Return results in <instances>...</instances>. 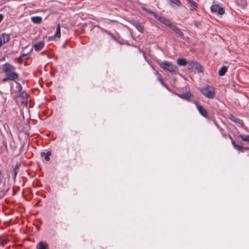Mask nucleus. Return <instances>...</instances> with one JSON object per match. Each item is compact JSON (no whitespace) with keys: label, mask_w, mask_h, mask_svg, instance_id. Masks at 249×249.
<instances>
[{"label":"nucleus","mask_w":249,"mask_h":249,"mask_svg":"<svg viewBox=\"0 0 249 249\" xmlns=\"http://www.w3.org/2000/svg\"><path fill=\"white\" fill-rule=\"evenodd\" d=\"M16 194V192L14 189H13V196H15Z\"/></svg>","instance_id":"nucleus-44"},{"label":"nucleus","mask_w":249,"mask_h":249,"mask_svg":"<svg viewBox=\"0 0 249 249\" xmlns=\"http://www.w3.org/2000/svg\"><path fill=\"white\" fill-rule=\"evenodd\" d=\"M201 93L210 99H213L215 96L214 88L210 86L203 88L200 89Z\"/></svg>","instance_id":"nucleus-4"},{"label":"nucleus","mask_w":249,"mask_h":249,"mask_svg":"<svg viewBox=\"0 0 249 249\" xmlns=\"http://www.w3.org/2000/svg\"><path fill=\"white\" fill-rule=\"evenodd\" d=\"M178 97H179V98L182 99V94H178V93H176V94Z\"/></svg>","instance_id":"nucleus-40"},{"label":"nucleus","mask_w":249,"mask_h":249,"mask_svg":"<svg viewBox=\"0 0 249 249\" xmlns=\"http://www.w3.org/2000/svg\"><path fill=\"white\" fill-rule=\"evenodd\" d=\"M44 46V42L43 41H39L34 45L35 50L38 52L42 49Z\"/></svg>","instance_id":"nucleus-10"},{"label":"nucleus","mask_w":249,"mask_h":249,"mask_svg":"<svg viewBox=\"0 0 249 249\" xmlns=\"http://www.w3.org/2000/svg\"><path fill=\"white\" fill-rule=\"evenodd\" d=\"M21 163L20 162H17L16 165L13 169V173L18 174L19 171V168L20 166Z\"/></svg>","instance_id":"nucleus-22"},{"label":"nucleus","mask_w":249,"mask_h":249,"mask_svg":"<svg viewBox=\"0 0 249 249\" xmlns=\"http://www.w3.org/2000/svg\"><path fill=\"white\" fill-rule=\"evenodd\" d=\"M194 25L197 28L200 29L202 28V24L201 22L197 21H194Z\"/></svg>","instance_id":"nucleus-29"},{"label":"nucleus","mask_w":249,"mask_h":249,"mask_svg":"<svg viewBox=\"0 0 249 249\" xmlns=\"http://www.w3.org/2000/svg\"><path fill=\"white\" fill-rule=\"evenodd\" d=\"M17 89H18V92L21 91V89H22V87L21 86L20 84H19V83H17Z\"/></svg>","instance_id":"nucleus-30"},{"label":"nucleus","mask_w":249,"mask_h":249,"mask_svg":"<svg viewBox=\"0 0 249 249\" xmlns=\"http://www.w3.org/2000/svg\"><path fill=\"white\" fill-rule=\"evenodd\" d=\"M10 39L9 35L6 34H2L0 36V48L1 46L5 43L8 42Z\"/></svg>","instance_id":"nucleus-7"},{"label":"nucleus","mask_w":249,"mask_h":249,"mask_svg":"<svg viewBox=\"0 0 249 249\" xmlns=\"http://www.w3.org/2000/svg\"><path fill=\"white\" fill-rule=\"evenodd\" d=\"M130 23L132 24L134 26H135L136 25V24H137L138 23V22L134 20H131L130 21Z\"/></svg>","instance_id":"nucleus-35"},{"label":"nucleus","mask_w":249,"mask_h":249,"mask_svg":"<svg viewBox=\"0 0 249 249\" xmlns=\"http://www.w3.org/2000/svg\"><path fill=\"white\" fill-rule=\"evenodd\" d=\"M61 36L60 33V25L58 24L56 27L55 33L54 34V37L59 38Z\"/></svg>","instance_id":"nucleus-20"},{"label":"nucleus","mask_w":249,"mask_h":249,"mask_svg":"<svg viewBox=\"0 0 249 249\" xmlns=\"http://www.w3.org/2000/svg\"><path fill=\"white\" fill-rule=\"evenodd\" d=\"M2 172L1 170H0V184L2 182Z\"/></svg>","instance_id":"nucleus-36"},{"label":"nucleus","mask_w":249,"mask_h":249,"mask_svg":"<svg viewBox=\"0 0 249 249\" xmlns=\"http://www.w3.org/2000/svg\"><path fill=\"white\" fill-rule=\"evenodd\" d=\"M40 201V200H39V201L35 205V206H37L38 204V202Z\"/></svg>","instance_id":"nucleus-46"},{"label":"nucleus","mask_w":249,"mask_h":249,"mask_svg":"<svg viewBox=\"0 0 249 249\" xmlns=\"http://www.w3.org/2000/svg\"><path fill=\"white\" fill-rule=\"evenodd\" d=\"M158 80L163 87H164L168 90H170V89L169 88L168 86L164 83L160 74H159Z\"/></svg>","instance_id":"nucleus-21"},{"label":"nucleus","mask_w":249,"mask_h":249,"mask_svg":"<svg viewBox=\"0 0 249 249\" xmlns=\"http://www.w3.org/2000/svg\"><path fill=\"white\" fill-rule=\"evenodd\" d=\"M230 119L234 122L237 126L239 127H242L244 125L243 121L240 119L236 118L232 114H230L229 116Z\"/></svg>","instance_id":"nucleus-6"},{"label":"nucleus","mask_w":249,"mask_h":249,"mask_svg":"<svg viewBox=\"0 0 249 249\" xmlns=\"http://www.w3.org/2000/svg\"><path fill=\"white\" fill-rule=\"evenodd\" d=\"M36 249H49L48 245L44 242H39L36 245Z\"/></svg>","instance_id":"nucleus-11"},{"label":"nucleus","mask_w":249,"mask_h":249,"mask_svg":"<svg viewBox=\"0 0 249 249\" xmlns=\"http://www.w3.org/2000/svg\"><path fill=\"white\" fill-rule=\"evenodd\" d=\"M188 68L190 70H196L197 72H203L204 71L203 67L198 62L189 61L188 62Z\"/></svg>","instance_id":"nucleus-5"},{"label":"nucleus","mask_w":249,"mask_h":249,"mask_svg":"<svg viewBox=\"0 0 249 249\" xmlns=\"http://www.w3.org/2000/svg\"><path fill=\"white\" fill-rule=\"evenodd\" d=\"M142 9L147 13L153 15L156 19L160 21L165 25L169 27L170 28H171V27L173 25V24L171 23L169 19L166 18L164 17H161L158 15L156 13L153 11L152 10H149L144 7H142Z\"/></svg>","instance_id":"nucleus-3"},{"label":"nucleus","mask_w":249,"mask_h":249,"mask_svg":"<svg viewBox=\"0 0 249 249\" xmlns=\"http://www.w3.org/2000/svg\"><path fill=\"white\" fill-rule=\"evenodd\" d=\"M196 105L200 114L203 117L208 118V115L207 110L202 106L199 105L198 104L196 103Z\"/></svg>","instance_id":"nucleus-8"},{"label":"nucleus","mask_w":249,"mask_h":249,"mask_svg":"<svg viewBox=\"0 0 249 249\" xmlns=\"http://www.w3.org/2000/svg\"><path fill=\"white\" fill-rule=\"evenodd\" d=\"M238 137L240 138L242 141H247V142H249V135H247L246 136H244L242 135H238Z\"/></svg>","instance_id":"nucleus-26"},{"label":"nucleus","mask_w":249,"mask_h":249,"mask_svg":"<svg viewBox=\"0 0 249 249\" xmlns=\"http://www.w3.org/2000/svg\"><path fill=\"white\" fill-rule=\"evenodd\" d=\"M244 150H249V147H244Z\"/></svg>","instance_id":"nucleus-45"},{"label":"nucleus","mask_w":249,"mask_h":249,"mask_svg":"<svg viewBox=\"0 0 249 249\" xmlns=\"http://www.w3.org/2000/svg\"><path fill=\"white\" fill-rule=\"evenodd\" d=\"M228 67L223 66L218 71V74L219 76H223L227 71Z\"/></svg>","instance_id":"nucleus-15"},{"label":"nucleus","mask_w":249,"mask_h":249,"mask_svg":"<svg viewBox=\"0 0 249 249\" xmlns=\"http://www.w3.org/2000/svg\"><path fill=\"white\" fill-rule=\"evenodd\" d=\"M139 32L141 33H143L144 27L143 26L141 25L140 23H138L136 24V25L134 26Z\"/></svg>","instance_id":"nucleus-24"},{"label":"nucleus","mask_w":249,"mask_h":249,"mask_svg":"<svg viewBox=\"0 0 249 249\" xmlns=\"http://www.w3.org/2000/svg\"><path fill=\"white\" fill-rule=\"evenodd\" d=\"M174 0V1L170 0V2L171 5L173 7H176V6H180L181 5V3L179 0Z\"/></svg>","instance_id":"nucleus-17"},{"label":"nucleus","mask_w":249,"mask_h":249,"mask_svg":"<svg viewBox=\"0 0 249 249\" xmlns=\"http://www.w3.org/2000/svg\"><path fill=\"white\" fill-rule=\"evenodd\" d=\"M130 23L132 24L134 26H135L136 25V24H137L138 23V22L134 20H131L130 21Z\"/></svg>","instance_id":"nucleus-34"},{"label":"nucleus","mask_w":249,"mask_h":249,"mask_svg":"<svg viewBox=\"0 0 249 249\" xmlns=\"http://www.w3.org/2000/svg\"><path fill=\"white\" fill-rule=\"evenodd\" d=\"M3 16L2 14H0V23L1 22L3 18Z\"/></svg>","instance_id":"nucleus-41"},{"label":"nucleus","mask_w":249,"mask_h":249,"mask_svg":"<svg viewBox=\"0 0 249 249\" xmlns=\"http://www.w3.org/2000/svg\"><path fill=\"white\" fill-rule=\"evenodd\" d=\"M159 66L163 70L169 71L172 75H175L178 73V67L172 62L167 61L159 63Z\"/></svg>","instance_id":"nucleus-2"},{"label":"nucleus","mask_w":249,"mask_h":249,"mask_svg":"<svg viewBox=\"0 0 249 249\" xmlns=\"http://www.w3.org/2000/svg\"><path fill=\"white\" fill-rule=\"evenodd\" d=\"M10 189V187H8L5 190L3 191V192L5 193V194L6 195L7 193L9 191Z\"/></svg>","instance_id":"nucleus-38"},{"label":"nucleus","mask_w":249,"mask_h":249,"mask_svg":"<svg viewBox=\"0 0 249 249\" xmlns=\"http://www.w3.org/2000/svg\"><path fill=\"white\" fill-rule=\"evenodd\" d=\"M220 6L217 4L213 5L211 7V10L213 12H216L217 11V9L219 8Z\"/></svg>","instance_id":"nucleus-25"},{"label":"nucleus","mask_w":249,"mask_h":249,"mask_svg":"<svg viewBox=\"0 0 249 249\" xmlns=\"http://www.w3.org/2000/svg\"><path fill=\"white\" fill-rule=\"evenodd\" d=\"M32 22L35 24H39L42 21V18L39 16L32 17L31 18Z\"/></svg>","instance_id":"nucleus-13"},{"label":"nucleus","mask_w":249,"mask_h":249,"mask_svg":"<svg viewBox=\"0 0 249 249\" xmlns=\"http://www.w3.org/2000/svg\"><path fill=\"white\" fill-rule=\"evenodd\" d=\"M188 62L185 59L179 58L177 60V64L179 66H185L188 65Z\"/></svg>","instance_id":"nucleus-16"},{"label":"nucleus","mask_w":249,"mask_h":249,"mask_svg":"<svg viewBox=\"0 0 249 249\" xmlns=\"http://www.w3.org/2000/svg\"><path fill=\"white\" fill-rule=\"evenodd\" d=\"M27 94L25 92H21L20 93V96L24 97V95L26 96Z\"/></svg>","instance_id":"nucleus-37"},{"label":"nucleus","mask_w":249,"mask_h":249,"mask_svg":"<svg viewBox=\"0 0 249 249\" xmlns=\"http://www.w3.org/2000/svg\"><path fill=\"white\" fill-rule=\"evenodd\" d=\"M6 195L5 193L3 192V191H0V199Z\"/></svg>","instance_id":"nucleus-33"},{"label":"nucleus","mask_w":249,"mask_h":249,"mask_svg":"<svg viewBox=\"0 0 249 249\" xmlns=\"http://www.w3.org/2000/svg\"><path fill=\"white\" fill-rule=\"evenodd\" d=\"M52 153L51 152L49 151L47 153H45L44 152H42L40 153V155L41 157H44V159L46 161L50 160V156L51 155Z\"/></svg>","instance_id":"nucleus-14"},{"label":"nucleus","mask_w":249,"mask_h":249,"mask_svg":"<svg viewBox=\"0 0 249 249\" xmlns=\"http://www.w3.org/2000/svg\"><path fill=\"white\" fill-rule=\"evenodd\" d=\"M229 138L230 139V140H231V142H235L234 140H233L232 138L231 137V136L229 135Z\"/></svg>","instance_id":"nucleus-42"},{"label":"nucleus","mask_w":249,"mask_h":249,"mask_svg":"<svg viewBox=\"0 0 249 249\" xmlns=\"http://www.w3.org/2000/svg\"><path fill=\"white\" fill-rule=\"evenodd\" d=\"M171 30H172L176 34L178 35L180 37L182 38H184V35L183 33L181 31V30L178 27L175 25L173 24L170 28Z\"/></svg>","instance_id":"nucleus-9"},{"label":"nucleus","mask_w":249,"mask_h":249,"mask_svg":"<svg viewBox=\"0 0 249 249\" xmlns=\"http://www.w3.org/2000/svg\"><path fill=\"white\" fill-rule=\"evenodd\" d=\"M217 11L216 12H217V13L220 15H222L224 14V12H225V10L224 9L221 7V6H219V8L217 9Z\"/></svg>","instance_id":"nucleus-27"},{"label":"nucleus","mask_w":249,"mask_h":249,"mask_svg":"<svg viewBox=\"0 0 249 249\" xmlns=\"http://www.w3.org/2000/svg\"><path fill=\"white\" fill-rule=\"evenodd\" d=\"M182 99L187 101H189L190 98L192 97V95L190 92L182 93Z\"/></svg>","instance_id":"nucleus-18"},{"label":"nucleus","mask_w":249,"mask_h":249,"mask_svg":"<svg viewBox=\"0 0 249 249\" xmlns=\"http://www.w3.org/2000/svg\"><path fill=\"white\" fill-rule=\"evenodd\" d=\"M27 55V54H22L20 56L16 58L18 60V62L21 63L24 59L27 60L28 59L27 57H25Z\"/></svg>","instance_id":"nucleus-23"},{"label":"nucleus","mask_w":249,"mask_h":249,"mask_svg":"<svg viewBox=\"0 0 249 249\" xmlns=\"http://www.w3.org/2000/svg\"><path fill=\"white\" fill-rule=\"evenodd\" d=\"M187 1L190 5V10L192 11L196 10L197 7V3L193 0H187Z\"/></svg>","instance_id":"nucleus-12"},{"label":"nucleus","mask_w":249,"mask_h":249,"mask_svg":"<svg viewBox=\"0 0 249 249\" xmlns=\"http://www.w3.org/2000/svg\"><path fill=\"white\" fill-rule=\"evenodd\" d=\"M101 30L103 33H106V34H107L108 35H110V33L108 31H107V30H105V29H103V28H101Z\"/></svg>","instance_id":"nucleus-32"},{"label":"nucleus","mask_w":249,"mask_h":249,"mask_svg":"<svg viewBox=\"0 0 249 249\" xmlns=\"http://www.w3.org/2000/svg\"><path fill=\"white\" fill-rule=\"evenodd\" d=\"M232 144L235 149H236L239 151H240L242 152H244V147L243 146H242L240 145L236 144L235 142H232Z\"/></svg>","instance_id":"nucleus-19"},{"label":"nucleus","mask_w":249,"mask_h":249,"mask_svg":"<svg viewBox=\"0 0 249 249\" xmlns=\"http://www.w3.org/2000/svg\"><path fill=\"white\" fill-rule=\"evenodd\" d=\"M108 36H110V38L113 39L114 41H115V42H118L119 43V44H122V43L120 42L118 40L117 38L115 36H114L112 34H111V33H110V35H109Z\"/></svg>","instance_id":"nucleus-28"},{"label":"nucleus","mask_w":249,"mask_h":249,"mask_svg":"<svg viewBox=\"0 0 249 249\" xmlns=\"http://www.w3.org/2000/svg\"><path fill=\"white\" fill-rule=\"evenodd\" d=\"M47 51H44V52H42V53H41V55H44V54H46V53H47Z\"/></svg>","instance_id":"nucleus-43"},{"label":"nucleus","mask_w":249,"mask_h":249,"mask_svg":"<svg viewBox=\"0 0 249 249\" xmlns=\"http://www.w3.org/2000/svg\"><path fill=\"white\" fill-rule=\"evenodd\" d=\"M2 71L5 74V77L2 80V81L5 82L8 80L15 81L18 79V75L15 71L16 68L9 63H5L3 65Z\"/></svg>","instance_id":"nucleus-1"},{"label":"nucleus","mask_w":249,"mask_h":249,"mask_svg":"<svg viewBox=\"0 0 249 249\" xmlns=\"http://www.w3.org/2000/svg\"><path fill=\"white\" fill-rule=\"evenodd\" d=\"M7 242V240L6 239H4L3 240H2L0 242V245H1L2 246H4L5 244H6Z\"/></svg>","instance_id":"nucleus-31"},{"label":"nucleus","mask_w":249,"mask_h":249,"mask_svg":"<svg viewBox=\"0 0 249 249\" xmlns=\"http://www.w3.org/2000/svg\"><path fill=\"white\" fill-rule=\"evenodd\" d=\"M18 174H14L13 173V179H14V182H15L16 181V177H17V176Z\"/></svg>","instance_id":"nucleus-39"}]
</instances>
